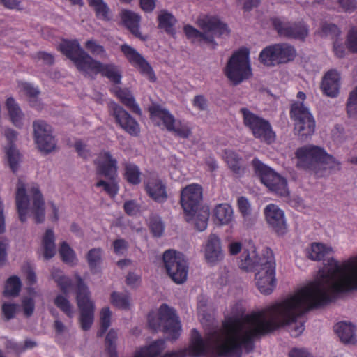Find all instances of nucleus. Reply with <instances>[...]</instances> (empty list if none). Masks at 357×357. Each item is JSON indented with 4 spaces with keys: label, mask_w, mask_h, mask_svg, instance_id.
<instances>
[{
    "label": "nucleus",
    "mask_w": 357,
    "mask_h": 357,
    "mask_svg": "<svg viewBox=\"0 0 357 357\" xmlns=\"http://www.w3.org/2000/svg\"><path fill=\"white\" fill-rule=\"evenodd\" d=\"M52 277L57 283L60 289L64 292L68 293L72 287V282L69 278L65 276L59 269H53Z\"/></svg>",
    "instance_id": "obj_43"
},
{
    "label": "nucleus",
    "mask_w": 357,
    "mask_h": 357,
    "mask_svg": "<svg viewBox=\"0 0 357 357\" xmlns=\"http://www.w3.org/2000/svg\"><path fill=\"white\" fill-rule=\"evenodd\" d=\"M116 331H115L114 330H110L105 338L106 350L107 351L109 357H118L116 348Z\"/></svg>",
    "instance_id": "obj_49"
},
{
    "label": "nucleus",
    "mask_w": 357,
    "mask_h": 357,
    "mask_svg": "<svg viewBox=\"0 0 357 357\" xmlns=\"http://www.w3.org/2000/svg\"><path fill=\"white\" fill-rule=\"evenodd\" d=\"M6 153L9 165L13 172H16L22 160V155L15 145H10L6 148Z\"/></svg>",
    "instance_id": "obj_41"
},
{
    "label": "nucleus",
    "mask_w": 357,
    "mask_h": 357,
    "mask_svg": "<svg viewBox=\"0 0 357 357\" xmlns=\"http://www.w3.org/2000/svg\"><path fill=\"white\" fill-rule=\"evenodd\" d=\"M224 158L228 167L234 174L240 175L243 173L242 159L236 152L227 150L225 151Z\"/></svg>",
    "instance_id": "obj_34"
},
{
    "label": "nucleus",
    "mask_w": 357,
    "mask_h": 357,
    "mask_svg": "<svg viewBox=\"0 0 357 357\" xmlns=\"http://www.w3.org/2000/svg\"><path fill=\"white\" fill-rule=\"evenodd\" d=\"M197 24L204 31L203 33L190 25H186L183 29L187 38L193 41L204 40L213 43L215 36L220 37L229 34L227 25L215 16H199Z\"/></svg>",
    "instance_id": "obj_6"
},
{
    "label": "nucleus",
    "mask_w": 357,
    "mask_h": 357,
    "mask_svg": "<svg viewBox=\"0 0 357 357\" xmlns=\"http://www.w3.org/2000/svg\"><path fill=\"white\" fill-rule=\"evenodd\" d=\"M338 4L342 10L352 13L357 9L356 0H337Z\"/></svg>",
    "instance_id": "obj_60"
},
{
    "label": "nucleus",
    "mask_w": 357,
    "mask_h": 357,
    "mask_svg": "<svg viewBox=\"0 0 357 357\" xmlns=\"http://www.w3.org/2000/svg\"><path fill=\"white\" fill-rule=\"evenodd\" d=\"M18 305L14 303H5L2 305V312L6 319L13 318L17 310Z\"/></svg>",
    "instance_id": "obj_58"
},
{
    "label": "nucleus",
    "mask_w": 357,
    "mask_h": 357,
    "mask_svg": "<svg viewBox=\"0 0 357 357\" xmlns=\"http://www.w3.org/2000/svg\"><path fill=\"white\" fill-rule=\"evenodd\" d=\"M347 111L350 118L357 120V86L350 92L347 102Z\"/></svg>",
    "instance_id": "obj_48"
},
{
    "label": "nucleus",
    "mask_w": 357,
    "mask_h": 357,
    "mask_svg": "<svg viewBox=\"0 0 357 357\" xmlns=\"http://www.w3.org/2000/svg\"><path fill=\"white\" fill-rule=\"evenodd\" d=\"M141 172L139 167L132 163H126L125 165V176L126 180L132 184L137 185L141 182Z\"/></svg>",
    "instance_id": "obj_44"
},
{
    "label": "nucleus",
    "mask_w": 357,
    "mask_h": 357,
    "mask_svg": "<svg viewBox=\"0 0 357 357\" xmlns=\"http://www.w3.org/2000/svg\"><path fill=\"white\" fill-rule=\"evenodd\" d=\"M158 19L159 28L165 29L167 33L171 35L175 33L174 26L176 22V20L172 14L166 10H162L159 14Z\"/></svg>",
    "instance_id": "obj_37"
},
{
    "label": "nucleus",
    "mask_w": 357,
    "mask_h": 357,
    "mask_svg": "<svg viewBox=\"0 0 357 357\" xmlns=\"http://www.w3.org/2000/svg\"><path fill=\"white\" fill-rule=\"evenodd\" d=\"M244 126L248 128L251 132L256 130V127L263 119L261 116L255 114L248 107H241L239 109Z\"/></svg>",
    "instance_id": "obj_35"
},
{
    "label": "nucleus",
    "mask_w": 357,
    "mask_h": 357,
    "mask_svg": "<svg viewBox=\"0 0 357 357\" xmlns=\"http://www.w3.org/2000/svg\"><path fill=\"white\" fill-rule=\"evenodd\" d=\"M340 87V75L335 70L328 71L324 76L321 89L326 96L335 98L338 96Z\"/></svg>",
    "instance_id": "obj_23"
},
{
    "label": "nucleus",
    "mask_w": 357,
    "mask_h": 357,
    "mask_svg": "<svg viewBox=\"0 0 357 357\" xmlns=\"http://www.w3.org/2000/svg\"><path fill=\"white\" fill-rule=\"evenodd\" d=\"M148 195L158 203H164L167 199V192L165 183L157 176L149 177L144 182Z\"/></svg>",
    "instance_id": "obj_22"
},
{
    "label": "nucleus",
    "mask_w": 357,
    "mask_h": 357,
    "mask_svg": "<svg viewBox=\"0 0 357 357\" xmlns=\"http://www.w3.org/2000/svg\"><path fill=\"white\" fill-rule=\"evenodd\" d=\"M331 246L312 243L306 250L313 261L326 262L314 280L295 294L266 306L244 314L241 303H235L225 315L222 327L213 329L202 337L192 331L188 348L178 350V357H199L215 353L220 357H241L254 348L256 338L284 326L290 325L291 336L297 337L304 331L303 322L296 319L314 307L326 305L340 294L357 289V255L342 262L331 257Z\"/></svg>",
    "instance_id": "obj_1"
},
{
    "label": "nucleus",
    "mask_w": 357,
    "mask_h": 357,
    "mask_svg": "<svg viewBox=\"0 0 357 357\" xmlns=\"http://www.w3.org/2000/svg\"><path fill=\"white\" fill-rule=\"evenodd\" d=\"M21 289V281L17 276H13L8 279L6 284L4 294L7 296H15L18 295Z\"/></svg>",
    "instance_id": "obj_46"
},
{
    "label": "nucleus",
    "mask_w": 357,
    "mask_h": 357,
    "mask_svg": "<svg viewBox=\"0 0 357 357\" xmlns=\"http://www.w3.org/2000/svg\"><path fill=\"white\" fill-rule=\"evenodd\" d=\"M109 182L103 180H100L96 184V187H102L105 192H106L111 197H114L119 191V186L116 181V178L109 179Z\"/></svg>",
    "instance_id": "obj_52"
},
{
    "label": "nucleus",
    "mask_w": 357,
    "mask_h": 357,
    "mask_svg": "<svg viewBox=\"0 0 357 357\" xmlns=\"http://www.w3.org/2000/svg\"><path fill=\"white\" fill-rule=\"evenodd\" d=\"M151 119L159 125L162 121L165 128L181 138H188L192 132L190 128L185 123L176 120L174 116L167 109L159 106L153 105L149 109Z\"/></svg>",
    "instance_id": "obj_11"
},
{
    "label": "nucleus",
    "mask_w": 357,
    "mask_h": 357,
    "mask_svg": "<svg viewBox=\"0 0 357 357\" xmlns=\"http://www.w3.org/2000/svg\"><path fill=\"white\" fill-rule=\"evenodd\" d=\"M273 26L280 36L304 40L308 35L309 29L303 21L284 22L279 18L273 19Z\"/></svg>",
    "instance_id": "obj_16"
},
{
    "label": "nucleus",
    "mask_w": 357,
    "mask_h": 357,
    "mask_svg": "<svg viewBox=\"0 0 357 357\" xmlns=\"http://www.w3.org/2000/svg\"><path fill=\"white\" fill-rule=\"evenodd\" d=\"M77 301L80 310V323L82 328L84 331L89 330L94 317V304L89 298L88 287L84 283L82 279L77 277Z\"/></svg>",
    "instance_id": "obj_13"
},
{
    "label": "nucleus",
    "mask_w": 357,
    "mask_h": 357,
    "mask_svg": "<svg viewBox=\"0 0 357 357\" xmlns=\"http://www.w3.org/2000/svg\"><path fill=\"white\" fill-rule=\"evenodd\" d=\"M55 305L68 317H73L74 309L68 299L63 295H58L54 301Z\"/></svg>",
    "instance_id": "obj_47"
},
{
    "label": "nucleus",
    "mask_w": 357,
    "mask_h": 357,
    "mask_svg": "<svg viewBox=\"0 0 357 357\" xmlns=\"http://www.w3.org/2000/svg\"><path fill=\"white\" fill-rule=\"evenodd\" d=\"M334 331L341 342L354 344L356 342V327L350 321H340L334 326Z\"/></svg>",
    "instance_id": "obj_24"
},
{
    "label": "nucleus",
    "mask_w": 357,
    "mask_h": 357,
    "mask_svg": "<svg viewBox=\"0 0 357 357\" xmlns=\"http://www.w3.org/2000/svg\"><path fill=\"white\" fill-rule=\"evenodd\" d=\"M224 73L234 84H238L252 74L248 49H241L234 52L229 59Z\"/></svg>",
    "instance_id": "obj_9"
},
{
    "label": "nucleus",
    "mask_w": 357,
    "mask_h": 357,
    "mask_svg": "<svg viewBox=\"0 0 357 357\" xmlns=\"http://www.w3.org/2000/svg\"><path fill=\"white\" fill-rule=\"evenodd\" d=\"M289 357H313V356L305 349L294 348L289 353Z\"/></svg>",
    "instance_id": "obj_64"
},
{
    "label": "nucleus",
    "mask_w": 357,
    "mask_h": 357,
    "mask_svg": "<svg viewBox=\"0 0 357 357\" xmlns=\"http://www.w3.org/2000/svg\"><path fill=\"white\" fill-rule=\"evenodd\" d=\"M291 118L295 121L294 130L296 134L304 139L312 136L315 131V120L309 109L301 102H296L291 105Z\"/></svg>",
    "instance_id": "obj_10"
},
{
    "label": "nucleus",
    "mask_w": 357,
    "mask_h": 357,
    "mask_svg": "<svg viewBox=\"0 0 357 357\" xmlns=\"http://www.w3.org/2000/svg\"><path fill=\"white\" fill-rule=\"evenodd\" d=\"M320 33L323 36H331L333 38L340 34V30L338 26L334 24L324 23L321 26Z\"/></svg>",
    "instance_id": "obj_54"
},
{
    "label": "nucleus",
    "mask_w": 357,
    "mask_h": 357,
    "mask_svg": "<svg viewBox=\"0 0 357 357\" xmlns=\"http://www.w3.org/2000/svg\"><path fill=\"white\" fill-rule=\"evenodd\" d=\"M121 17L123 24L136 37L141 38V33L139 29L140 16L132 11L123 10L121 13Z\"/></svg>",
    "instance_id": "obj_28"
},
{
    "label": "nucleus",
    "mask_w": 357,
    "mask_h": 357,
    "mask_svg": "<svg viewBox=\"0 0 357 357\" xmlns=\"http://www.w3.org/2000/svg\"><path fill=\"white\" fill-rule=\"evenodd\" d=\"M113 91L123 105L131 109L135 113H141L139 105L135 102L133 96L128 89L116 87Z\"/></svg>",
    "instance_id": "obj_32"
},
{
    "label": "nucleus",
    "mask_w": 357,
    "mask_h": 357,
    "mask_svg": "<svg viewBox=\"0 0 357 357\" xmlns=\"http://www.w3.org/2000/svg\"><path fill=\"white\" fill-rule=\"evenodd\" d=\"M275 45L280 64L286 63L294 60L296 54V51L293 46L287 43H278Z\"/></svg>",
    "instance_id": "obj_36"
},
{
    "label": "nucleus",
    "mask_w": 357,
    "mask_h": 357,
    "mask_svg": "<svg viewBox=\"0 0 357 357\" xmlns=\"http://www.w3.org/2000/svg\"><path fill=\"white\" fill-rule=\"evenodd\" d=\"M163 261L168 275L175 283L181 284L186 281L188 264L182 253L173 250H166Z\"/></svg>",
    "instance_id": "obj_12"
},
{
    "label": "nucleus",
    "mask_w": 357,
    "mask_h": 357,
    "mask_svg": "<svg viewBox=\"0 0 357 357\" xmlns=\"http://www.w3.org/2000/svg\"><path fill=\"white\" fill-rule=\"evenodd\" d=\"M237 205L239 212L243 218V223L246 227L252 226L257 219V213L253 212L251 204L245 197H240L237 200Z\"/></svg>",
    "instance_id": "obj_25"
},
{
    "label": "nucleus",
    "mask_w": 357,
    "mask_h": 357,
    "mask_svg": "<svg viewBox=\"0 0 357 357\" xmlns=\"http://www.w3.org/2000/svg\"><path fill=\"white\" fill-rule=\"evenodd\" d=\"M149 326L153 330L164 331L169 339L178 338L181 325L174 308L162 304L157 312H152L148 316Z\"/></svg>",
    "instance_id": "obj_7"
},
{
    "label": "nucleus",
    "mask_w": 357,
    "mask_h": 357,
    "mask_svg": "<svg viewBox=\"0 0 357 357\" xmlns=\"http://www.w3.org/2000/svg\"><path fill=\"white\" fill-rule=\"evenodd\" d=\"M15 202L21 222H26L30 217H33L36 223L44 221L45 202L37 185L33 184L26 189L24 183L19 179L17 185Z\"/></svg>",
    "instance_id": "obj_4"
},
{
    "label": "nucleus",
    "mask_w": 357,
    "mask_h": 357,
    "mask_svg": "<svg viewBox=\"0 0 357 357\" xmlns=\"http://www.w3.org/2000/svg\"><path fill=\"white\" fill-rule=\"evenodd\" d=\"M112 312L108 307H105L100 312V329L98 332V336H102L110 326Z\"/></svg>",
    "instance_id": "obj_53"
},
{
    "label": "nucleus",
    "mask_w": 357,
    "mask_h": 357,
    "mask_svg": "<svg viewBox=\"0 0 357 357\" xmlns=\"http://www.w3.org/2000/svg\"><path fill=\"white\" fill-rule=\"evenodd\" d=\"M20 91L31 98H36L40 91L38 88L29 83H21L19 84Z\"/></svg>",
    "instance_id": "obj_56"
},
{
    "label": "nucleus",
    "mask_w": 357,
    "mask_h": 357,
    "mask_svg": "<svg viewBox=\"0 0 357 357\" xmlns=\"http://www.w3.org/2000/svg\"><path fill=\"white\" fill-rule=\"evenodd\" d=\"M149 229L154 236H161L165 229L161 218L155 215L151 216L149 220Z\"/></svg>",
    "instance_id": "obj_51"
},
{
    "label": "nucleus",
    "mask_w": 357,
    "mask_h": 357,
    "mask_svg": "<svg viewBox=\"0 0 357 357\" xmlns=\"http://www.w3.org/2000/svg\"><path fill=\"white\" fill-rule=\"evenodd\" d=\"M42 252L45 259H50L56 254L54 234L52 229H47L43 237Z\"/></svg>",
    "instance_id": "obj_31"
},
{
    "label": "nucleus",
    "mask_w": 357,
    "mask_h": 357,
    "mask_svg": "<svg viewBox=\"0 0 357 357\" xmlns=\"http://www.w3.org/2000/svg\"><path fill=\"white\" fill-rule=\"evenodd\" d=\"M254 171L261 182L275 195L287 197L289 190L286 178L277 173L273 169L263 163L257 158L252 162Z\"/></svg>",
    "instance_id": "obj_8"
},
{
    "label": "nucleus",
    "mask_w": 357,
    "mask_h": 357,
    "mask_svg": "<svg viewBox=\"0 0 357 357\" xmlns=\"http://www.w3.org/2000/svg\"><path fill=\"white\" fill-rule=\"evenodd\" d=\"M111 302L116 307L127 309L130 306V298L128 294L113 292L111 294Z\"/></svg>",
    "instance_id": "obj_50"
},
{
    "label": "nucleus",
    "mask_w": 357,
    "mask_h": 357,
    "mask_svg": "<svg viewBox=\"0 0 357 357\" xmlns=\"http://www.w3.org/2000/svg\"><path fill=\"white\" fill-rule=\"evenodd\" d=\"M213 217L220 225H229L233 220V208L226 203L218 204L213 211Z\"/></svg>",
    "instance_id": "obj_29"
},
{
    "label": "nucleus",
    "mask_w": 357,
    "mask_h": 357,
    "mask_svg": "<svg viewBox=\"0 0 357 357\" xmlns=\"http://www.w3.org/2000/svg\"><path fill=\"white\" fill-rule=\"evenodd\" d=\"M202 199V189L198 184H190L182 190L181 204L187 221L191 220L192 216L197 212Z\"/></svg>",
    "instance_id": "obj_14"
},
{
    "label": "nucleus",
    "mask_w": 357,
    "mask_h": 357,
    "mask_svg": "<svg viewBox=\"0 0 357 357\" xmlns=\"http://www.w3.org/2000/svg\"><path fill=\"white\" fill-rule=\"evenodd\" d=\"M6 105L11 122L17 128H21L23 126L24 114L20 106L11 97L6 100Z\"/></svg>",
    "instance_id": "obj_30"
},
{
    "label": "nucleus",
    "mask_w": 357,
    "mask_h": 357,
    "mask_svg": "<svg viewBox=\"0 0 357 357\" xmlns=\"http://www.w3.org/2000/svg\"><path fill=\"white\" fill-rule=\"evenodd\" d=\"M275 265L271 249H264L259 255L253 246L243 250L239 261L241 269L255 273L256 286L261 294L267 295L271 294L275 287Z\"/></svg>",
    "instance_id": "obj_2"
},
{
    "label": "nucleus",
    "mask_w": 357,
    "mask_h": 357,
    "mask_svg": "<svg viewBox=\"0 0 357 357\" xmlns=\"http://www.w3.org/2000/svg\"><path fill=\"white\" fill-rule=\"evenodd\" d=\"M121 50L129 63L137 68L142 75L151 82L155 80V75L151 66L135 49L127 44H124L121 45Z\"/></svg>",
    "instance_id": "obj_18"
},
{
    "label": "nucleus",
    "mask_w": 357,
    "mask_h": 357,
    "mask_svg": "<svg viewBox=\"0 0 357 357\" xmlns=\"http://www.w3.org/2000/svg\"><path fill=\"white\" fill-rule=\"evenodd\" d=\"M9 241L5 237H0V266L5 264L7 260V250Z\"/></svg>",
    "instance_id": "obj_59"
},
{
    "label": "nucleus",
    "mask_w": 357,
    "mask_h": 357,
    "mask_svg": "<svg viewBox=\"0 0 357 357\" xmlns=\"http://www.w3.org/2000/svg\"><path fill=\"white\" fill-rule=\"evenodd\" d=\"M297 167L303 169H315L317 166H324L325 169L337 170L340 162L326 151L318 146L305 145L298 148L296 153Z\"/></svg>",
    "instance_id": "obj_5"
},
{
    "label": "nucleus",
    "mask_w": 357,
    "mask_h": 357,
    "mask_svg": "<svg viewBox=\"0 0 357 357\" xmlns=\"http://www.w3.org/2000/svg\"><path fill=\"white\" fill-rule=\"evenodd\" d=\"M59 252L64 263L70 266H75L77 264V258L74 250L66 242L61 244Z\"/></svg>",
    "instance_id": "obj_40"
},
{
    "label": "nucleus",
    "mask_w": 357,
    "mask_h": 357,
    "mask_svg": "<svg viewBox=\"0 0 357 357\" xmlns=\"http://www.w3.org/2000/svg\"><path fill=\"white\" fill-rule=\"evenodd\" d=\"M347 44L348 49L357 53V28L353 27L347 36Z\"/></svg>",
    "instance_id": "obj_57"
},
{
    "label": "nucleus",
    "mask_w": 357,
    "mask_h": 357,
    "mask_svg": "<svg viewBox=\"0 0 357 357\" xmlns=\"http://www.w3.org/2000/svg\"><path fill=\"white\" fill-rule=\"evenodd\" d=\"M86 48L93 55L103 56L105 51L103 46L100 45L94 40H89L85 45Z\"/></svg>",
    "instance_id": "obj_55"
},
{
    "label": "nucleus",
    "mask_w": 357,
    "mask_h": 357,
    "mask_svg": "<svg viewBox=\"0 0 357 357\" xmlns=\"http://www.w3.org/2000/svg\"><path fill=\"white\" fill-rule=\"evenodd\" d=\"M27 293L28 296H24L22 299V306L24 314L29 317L33 314L35 307L33 299L34 298L39 296L40 294L32 287H29L27 289Z\"/></svg>",
    "instance_id": "obj_39"
},
{
    "label": "nucleus",
    "mask_w": 357,
    "mask_h": 357,
    "mask_svg": "<svg viewBox=\"0 0 357 357\" xmlns=\"http://www.w3.org/2000/svg\"><path fill=\"white\" fill-rule=\"evenodd\" d=\"M33 136L38 149L45 153L52 151L56 147V140L52 135V127L44 121L33 123Z\"/></svg>",
    "instance_id": "obj_15"
},
{
    "label": "nucleus",
    "mask_w": 357,
    "mask_h": 357,
    "mask_svg": "<svg viewBox=\"0 0 357 357\" xmlns=\"http://www.w3.org/2000/svg\"><path fill=\"white\" fill-rule=\"evenodd\" d=\"M109 108L116 122L123 130L132 136L139 135L140 132L139 125L127 111L113 102H110Z\"/></svg>",
    "instance_id": "obj_17"
},
{
    "label": "nucleus",
    "mask_w": 357,
    "mask_h": 357,
    "mask_svg": "<svg viewBox=\"0 0 357 357\" xmlns=\"http://www.w3.org/2000/svg\"><path fill=\"white\" fill-rule=\"evenodd\" d=\"M165 348V341L158 340L148 346L138 348L132 357H157Z\"/></svg>",
    "instance_id": "obj_27"
},
{
    "label": "nucleus",
    "mask_w": 357,
    "mask_h": 357,
    "mask_svg": "<svg viewBox=\"0 0 357 357\" xmlns=\"http://www.w3.org/2000/svg\"><path fill=\"white\" fill-rule=\"evenodd\" d=\"M102 250L100 248L91 249L87 255L86 259L89 266L93 273H97L102 263Z\"/></svg>",
    "instance_id": "obj_38"
},
{
    "label": "nucleus",
    "mask_w": 357,
    "mask_h": 357,
    "mask_svg": "<svg viewBox=\"0 0 357 357\" xmlns=\"http://www.w3.org/2000/svg\"><path fill=\"white\" fill-rule=\"evenodd\" d=\"M96 172L98 175L104 176L108 179H114L117 176V160L109 152L102 151L95 160Z\"/></svg>",
    "instance_id": "obj_19"
},
{
    "label": "nucleus",
    "mask_w": 357,
    "mask_h": 357,
    "mask_svg": "<svg viewBox=\"0 0 357 357\" xmlns=\"http://www.w3.org/2000/svg\"><path fill=\"white\" fill-rule=\"evenodd\" d=\"M252 134L255 138L268 144H271L275 139V134L272 130L271 123L264 118Z\"/></svg>",
    "instance_id": "obj_26"
},
{
    "label": "nucleus",
    "mask_w": 357,
    "mask_h": 357,
    "mask_svg": "<svg viewBox=\"0 0 357 357\" xmlns=\"http://www.w3.org/2000/svg\"><path fill=\"white\" fill-rule=\"evenodd\" d=\"M59 48L86 76L93 77L100 73L114 83H120L121 75L116 67L112 64H102L94 60L81 47L77 40H65L60 44Z\"/></svg>",
    "instance_id": "obj_3"
},
{
    "label": "nucleus",
    "mask_w": 357,
    "mask_h": 357,
    "mask_svg": "<svg viewBox=\"0 0 357 357\" xmlns=\"http://www.w3.org/2000/svg\"><path fill=\"white\" fill-rule=\"evenodd\" d=\"M3 135L6 138L8 145H14L13 143L17 139L18 133L12 128H6L3 130Z\"/></svg>",
    "instance_id": "obj_63"
},
{
    "label": "nucleus",
    "mask_w": 357,
    "mask_h": 357,
    "mask_svg": "<svg viewBox=\"0 0 357 357\" xmlns=\"http://www.w3.org/2000/svg\"><path fill=\"white\" fill-rule=\"evenodd\" d=\"M204 257L207 263L215 265L222 261L224 253L220 238L215 234H211L204 245Z\"/></svg>",
    "instance_id": "obj_21"
},
{
    "label": "nucleus",
    "mask_w": 357,
    "mask_h": 357,
    "mask_svg": "<svg viewBox=\"0 0 357 357\" xmlns=\"http://www.w3.org/2000/svg\"><path fill=\"white\" fill-rule=\"evenodd\" d=\"M114 251L117 255H123L128 248V243L123 239H117L113 243Z\"/></svg>",
    "instance_id": "obj_62"
},
{
    "label": "nucleus",
    "mask_w": 357,
    "mask_h": 357,
    "mask_svg": "<svg viewBox=\"0 0 357 357\" xmlns=\"http://www.w3.org/2000/svg\"><path fill=\"white\" fill-rule=\"evenodd\" d=\"M208 218V211L207 210H202L198 213L197 211L189 222L193 221L195 228L198 231H202L207 227Z\"/></svg>",
    "instance_id": "obj_45"
},
{
    "label": "nucleus",
    "mask_w": 357,
    "mask_h": 357,
    "mask_svg": "<svg viewBox=\"0 0 357 357\" xmlns=\"http://www.w3.org/2000/svg\"><path fill=\"white\" fill-rule=\"evenodd\" d=\"M275 50V44L264 48L259 55V61L266 66H274L280 64L278 52Z\"/></svg>",
    "instance_id": "obj_33"
},
{
    "label": "nucleus",
    "mask_w": 357,
    "mask_h": 357,
    "mask_svg": "<svg viewBox=\"0 0 357 357\" xmlns=\"http://www.w3.org/2000/svg\"><path fill=\"white\" fill-rule=\"evenodd\" d=\"M264 215L268 224L279 234L287 229L284 211L274 204H268L264 208Z\"/></svg>",
    "instance_id": "obj_20"
},
{
    "label": "nucleus",
    "mask_w": 357,
    "mask_h": 357,
    "mask_svg": "<svg viewBox=\"0 0 357 357\" xmlns=\"http://www.w3.org/2000/svg\"><path fill=\"white\" fill-rule=\"evenodd\" d=\"M192 105L199 110L204 111L208 107V101L202 95L195 96L192 100Z\"/></svg>",
    "instance_id": "obj_61"
},
{
    "label": "nucleus",
    "mask_w": 357,
    "mask_h": 357,
    "mask_svg": "<svg viewBox=\"0 0 357 357\" xmlns=\"http://www.w3.org/2000/svg\"><path fill=\"white\" fill-rule=\"evenodd\" d=\"M89 3L92 6L95 11L96 16L103 20H109V8L104 2L103 0H88Z\"/></svg>",
    "instance_id": "obj_42"
}]
</instances>
